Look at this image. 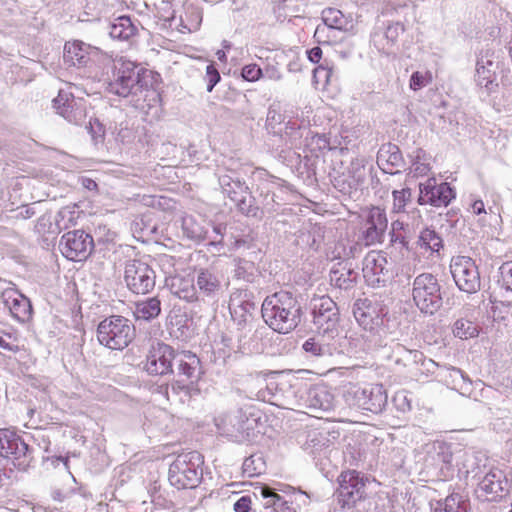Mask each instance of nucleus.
Instances as JSON below:
<instances>
[{
  "label": "nucleus",
  "instance_id": "obj_41",
  "mask_svg": "<svg viewBox=\"0 0 512 512\" xmlns=\"http://www.w3.org/2000/svg\"><path fill=\"white\" fill-rule=\"evenodd\" d=\"M241 75L244 80L255 82L262 77V69L257 64H247L242 68Z\"/></svg>",
  "mask_w": 512,
  "mask_h": 512
},
{
  "label": "nucleus",
  "instance_id": "obj_58",
  "mask_svg": "<svg viewBox=\"0 0 512 512\" xmlns=\"http://www.w3.org/2000/svg\"><path fill=\"white\" fill-rule=\"evenodd\" d=\"M486 79H487V82H486L485 86L488 87V84H492L493 80L490 78V76L486 77Z\"/></svg>",
  "mask_w": 512,
  "mask_h": 512
},
{
  "label": "nucleus",
  "instance_id": "obj_10",
  "mask_svg": "<svg viewBox=\"0 0 512 512\" xmlns=\"http://www.w3.org/2000/svg\"><path fill=\"white\" fill-rule=\"evenodd\" d=\"M0 455L11 459L15 467L25 470L31 461L29 446L13 430L0 429Z\"/></svg>",
  "mask_w": 512,
  "mask_h": 512
},
{
  "label": "nucleus",
  "instance_id": "obj_14",
  "mask_svg": "<svg viewBox=\"0 0 512 512\" xmlns=\"http://www.w3.org/2000/svg\"><path fill=\"white\" fill-rule=\"evenodd\" d=\"M360 217L361 239L365 245L381 243L388 223L385 211L373 206L363 210Z\"/></svg>",
  "mask_w": 512,
  "mask_h": 512
},
{
  "label": "nucleus",
  "instance_id": "obj_54",
  "mask_svg": "<svg viewBox=\"0 0 512 512\" xmlns=\"http://www.w3.org/2000/svg\"><path fill=\"white\" fill-rule=\"evenodd\" d=\"M179 296L182 297V298H185V299L190 298V295L188 294V291H186V290H182L181 292H179ZM192 296L193 295H191V297Z\"/></svg>",
  "mask_w": 512,
  "mask_h": 512
},
{
  "label": "nucleus",
  "instance_id": "obj_22",
  "mask_svg": "<svg viewBox=\"0 0 512 512\" xmlns=\"http://www.w3.org/2000/svg\"><path fill=\"white\" fill-rule=\"evenodd\" d=\"M177 379L198 383L201 375V362L191 351H182L177 357Z\"/></svg>",
  "mask_w": 512,
  "mask_h": 512
},
{
  "label": "nucleus",
  "instance_id": "obj_48",
  "mask_svg": "<svg viewBox=\"0 0 512 512\" xmlns=\"http://www.w3.org/2000/svg\"><path fill=\"white\" fill-rule=\"evenodd\" d=\"M0 347L13 353L21 351V347L19 345L9 343L2 337H0Z\"/></svg>",
  "mask_w": 512,
  "mask_h": 512
},
{
  "label": "nucleus",
  "instance_id": "obj_33",
  "mask_svg": "<svg viewBox=\"0 0 512 512\" xmlns=\"http://www.w3.org/2000/svg\"><path fill=\"white\" fill-rule=\"evenodd\" d=\"M322 20L324 24L330 28L335 30H347V18L345 15L336 8H326L322 11Z\"/></svg>",
  "mask_w": 512,
  "mask_h": 512
},
{
  "label": "nucleus",
  "instance_id": "obj_61",
  "mask_svg": "<svg viewBox=\"0 0 512 512\" xmlns=\"http://www.w3.org/2000/svg\"><path fill=\"white\" fill-rule=\"evenodd\" d=\"M398 29L403 30V27L399 23H396L395 31H397Z\"/></svg>",
  "mask_w": 512,
  "mask_h": 512
},
{
  "label": "nucleus",
  "instance_id": "obj_62",
  "mask_svg": "<svg viewBox=\"0 0 512 512\" xmlns=\"http://www.w3.org/2000/svg\"><path fill=\"white\" fill-rule=\"evenodd\" d=\"M452 454L450 453L447 458H444L445 462H450Z\"/></svg>",
  "mask_w": 512,
  "mask_h": 512
},
{
  "label": "nucleus",
  "instance_id": "obj_1",
  "mask_svg": "<svg viewBox=\"0 0 512 512\" xmlns=\"http://www.w3.org/2000/svg\"><path fill=\"white\" fill-rule=\"evenodd\" d=\"M300 306L291 292L279 291L264 300L262 316L267 325L279 333H288L300 320Z\"/></svg>",
  "mask_w": 512,
  "mask_h": 512
},
{
  "label": "nucleus",
  "instance_id": "obj_13",
  "mask_svg": "<svg viewBox=\"0 0 512 512\" xmlns=\"http://www.w3.org/2000/svg\"><path fill=\"white\" fill-rule=\"evenodd\" d=\"M452 277L458 288L475 293L480 288V274L475 261L467 256L453 257L450 264Z\"/></svg>",
  "mask_w": 512,
  "mask_h": 512
},
{
  "label": "nucleus",
  "instance_id": "obj_18",
  "mask_svg": "<svg viewBox=\"0 0 512 512\" xmlns=\"http://www.w3.org/2000/svg\"><path fill=\"white\" fill-rule=\"evenodd\" d=\"M57 113L69 122L80 123L87 116L85 102L72 94L60 91L53 101Z\"/></svg>",
  "mask_w": 512,
  "mask_h": 512
},
{
  "label": "nucleus",
  "instance_id": "obj_27",
  "mask_svg": "<svg viewBox=\"0 0 512 512\" xmlns=\"http://www.w3.org/2000/svg\"><path fill=\"white\" fill-rule=\"evenodd\" d=\"M451 331L454 337L461 340H469L479 336L481 327L476 321L461 317L455 320Z\"/></svg>",
  "mask_w": 512,
  "mask_h": 512
},
{
  "label": "nucleus",
  "instance_id": "obj_63",
  "mask_svg": "<svg viewBox=\"0 0 512 512\" xmlns=\"http://www.w3.org/2000/svg\"><path fill=\"white\" fill-rule=\"evenodd\" d=\"M7 336H8L10 339H12V338H13V340H14V341H16V340H17V338H16V337H14L12 334H7Z\"/></svg>",
  "mask_w": 512,
  "mask_h": 512
},
{
  "label": "nucleus",
  "instance_id": "obj_47",
  "mask_svg": "<svg viewBox=\"0 0 512 512\" xmlns=\"http://www.w3.org/2000/svg\"><path fill=\"white\" fill-rule=\"evenodd\" d=\"M308 58L313 63H318L322 58V50L319 47H314L308 51Z\"/></svg>",
  "mask_w": 512,
  "mask_h": 512
},
{
  "label": "nucleus",
  "instance_id": "obj_53",
  "mask_svg": "<svg viewBox=\"0 0 512 512\" xmlns=\"http://www.w3.org/2000/svg\"><path fill=\"white\" fill-rule=\"evenodd\" d=\"M119 20L121 22L120 25L122 27L131 26V21H130L129 17H121V18H119Z\"/></svg>",
  "mask_w": 512,
  "mask_h": 512
},
{
  "label": "nucleus",
  "instance_id": "obj_21",
  "mask_svg": "<svg viewBox=\"0 0 512 512\" xmlns=\"http://www.w3.org/2000/svg\"><path fill=\"white\" fill-rule=\"evenodd\" d=\"M311 305L316 324L322 326L325 323H335L338 320V308L330 296H315L312 298Z\"/></svg>",
  "mask_w": 512,
  "mask_h": 512
},
{
  "label": "nucleus",
  "instance_id": "obj_7",
  "mask_svg": "<svg viewBox=\"0 0 512 512\" xmlns=\"http://www.w3.org/2000/svg\"><path fill=\"white\" fill-rule=\"evenodd\" d=\"M343 397L348 406L378 413L386 404V395L382 385L371 384L360 388L355 384L348 383Z\"/></svg>",
  "mask_w": 512,
  "mask_h": 512
},
{
  "label": "nucleus",
  "instance_id": "obj_29",
  "mask_svg": "<svg viewBox=\"0 0 512 512\" xmlns=\"http://www.w3.org/2000/svg\"><path fill=\"white\" fill-rule=\"evenodd\" d=\"M401 160V154L398 147L395 145H389L387 149L382 148L377 157L378 165L385 172L390 174H394L396 172L394 168L399 166Z\"/></svg>",
  "mask_w": 512,
  "mask_h": 512
},
{
  "label": "nucleus",
  "instance_id": "obj_26",
  "mask_svg": "<svg viewBox=\"0 0 512 512\" xmlns=\"http://www.w3.org/2000/svg\"><path fill=\"white\" fill-rule=\"evenodd\" d=\"M171 393L179 403L186 404L200 394V388L198 383L175 379L171 383Z\"/></svg>",
  "mask_w": 512,
  "mask_h": 512
},
{
  "label": "nucleus",
  "instance_id": "obj_35",
  "mask_svg": "<svg viewBox=\"0 0 512 512\" xmlns=\"http://www.w3.org/2000/svg\"><path fill=\"white\" fill-rule=\"evenodd\" d=\"M248 293L246 291L234 292L229 301V308L232 312L236 313L237 308L242 307L245 312L254 309V303L248 300Z\"/></svg>",
  "mask_w": 512,
  "mask_h": 512
},
{
  "label": "nucleus",
  "instance_id": "obj_25",
  "mask_svg": "<svg viewBox=\"0 0 512 512\" xmlns=\"http://www.w3.org/2000/svg\"><path fill=\"white\" fill-rule=\"evenodd\" d=\"M310 405L316 409L330 411L335 407V397L327 385L318 384L310 390Z\"/></svg>",
  "mask_w": 512,
  "mask_h": 512
},
{
  "label": "nucleus",
  "instance_id": "obj_5",
  "mask_svg": "<svg viewBox=\"0 0 512 512\" xmlns=\"http://www.w3.org/2000/svg\"><path fill=\"white\" fill-rule=\"evenodd\" d=\"M200 456L197 452L179 454L169 467L168 479L177 489H193L201 480L198 470Z\"/></svg>",
  "mask_w": 512,
  "mask_h": 512
},
{
  "label": "nucleus",
  "instance_id": "obj_37",
  "mask_svg": "<svg viewBox=\"0 0 512 512\" xmlns=\"http://www.w3.org/2000/svg\"><path fill=\"white\" fill-rule=\"evenodd\" d=\"M433 81V74L429 70L414 72L409 81V87L413 91H418L421 88L431 84Z\"/></svg>",
  "mask_w": 512,
  "mask_h": 512
},
{
  "label": "nucleus",
  "instance_id": "obj_43",
  "mask_svg": "<svg viewBox=\"0 0 512 512\" xmlns=\"http://www.w3.org/2000/svg\"><path fill=\"white\" fill-rule=\"evenodd\" d=\"M499 270L502 284L512 291V261L503 263Z\"/></svg>",
  "mask_w": 512,
  "mask_h": 512
},
{
  "label": "nucleus",
  "instance_id": "obj_17",
  "mask_svg": "<svg viewBox=\"0 0 512 512\" xmlns=\"http://www.w3.org/2000/svg\"><path fill=\"white\" fill-rule=\"evenodd\" d=\"M455 197L453 189L446 182L437 184L434 178L420 184L419 203L435 207L447 206Z\"/></svg>",
  "mask_w": 512,
  "mask_h": 512
},
{
  "label": "nucleus",
  "instance_id": "obj_6",
  "mask_svg": "<svg viewBox=\"0 0 512 512\" xmlns=\"http://www.w3.org/2000/svg\"><path fill=\"white\" fill-rule=\"evenodd\" d=\"M412 299L422 312H436L442 303L441 287L437 278L431 273L416 276L412 285Z\"/></svg>",
  "mask_w": 512,
  "mask_h": 512
},
{
  "label": "nucleus",
  "instance_id": "obj_11",
  "mask_svg": "<svg viewBox=\"0 0 512 512\" xmlns=\"http://www.w3.org/2000/svg\"><path fill=\"white\" fill-rule=\"evenodd\" d=\"M59 247L65 258L80 262L86 260L93 252L94 239L83 230L68 231L62 235Z\"/></svg>",
  "mask_w": 512,
  "mask_h": 512
},
{
  "label": "nucleus",
  "instance_id": "obj_64",
  "mask_svg": "<svg viewBox=\"0 0 512 512\" xmlns=\"http://www.w3.org/2000/svg\"><path fill=\"white\" fill-rule=\"evenodd\" d=\"M481 70H483V71H484V67H483V66H482V67L477 68V72H478V74H481Z\"/></svg>",
  "mask_w": 512,
  "mask_h": 512
},
{
  "label": "nucleus",
  "instance_id": "obj_2",
  "mask_svg": "<svg viewBox=\"0 0 512 512\" xmlns=\"http://www.w3.org/2000/svg\"><path fill=\"white\" fill-rule=\"evenodd\" d=\"M155 72L140 67L136 62L120 57L113 62V79L110 82V90L122 97L133 93L135 87L147 89L152 85Z\"/></svg>",
  "mask_w": 512,
  "mask_h": 512
},
{
  "label": "nucleus",
  "instance_id": "obj_19",
  "mask_svg": "<svg viewBox=\"0 0 512 512\" xmlns=\"http://www.w3.org/2000/svg\"><path fill=\"white\" fill-rule=\"evenodd\" d=\"M508 480L502 471L488 472L478 484L480 497L488 501H495L508 493Z\"/></svg>",
  "mask_w": 512,
  "mask_h": 512
},
{
  "label": "nucleus",
  "instance_id": "obj_40",
  "mask_svg": "<svg viewBox=\"0 0 512 512\" xmlns=\"http://www.w3.org/2000/svg\"><path fill=\"white\" fill-rule=\"evenodd\" d=\"M410 196H411V193H410L409 189L393 191V211L394 212L403 211Z\"/></svg>",
  "mask_w": 512,
  "mask_h": 512
},
{
  "label": "nucleus",
  "instance_id": "obj_15",
  "mask_svg": "<svg viewBox=\"0 0 512 512\" xmlns=\"http://www.w3.org/2000/svg\"><path fill=\"white\" fill-rule=\"evenodd\" d=\"M441 236L433 229L425 228L420 231L416 241L412 245L414 261L429 265L440 258L443 249Z\"/></svg>",
  "mask_w": 512,
  "mask_h": 512
},
{
  "label": "nucleus",
  "instance_id": "obj_50",
  "mask_svg": "<svg viewBox=\"0 0 512 512\" xmlns=\"http://www.w3.org/2000/svg\"><path fill=\"white\" fill-rule=\"evenodd\" d=\"M413 166H414V172L416 174H420V175L427 174V172L430 170L429 166L426 164L415 163Z\"/></svg>",
  "mask_w": 512,
  "mask_h": 512
},
{
  "label": "nucleus",
  "instance_id": "obj_16",
  "mask_svg": "<svg viewBox=\"0 0 512 512\" xmlns=\"http://www.w3.org/2000/svg\"><path fill=\"white\" fill-rule=\"evenodd\" d=\"M363 277L368 285L379 286L389 278L387 255L383 251H369L363 259Z\"/></svg>",
  "mask_w": 512,
  "mask_h": 512
},
{
  "label": "nucleus",
  "instance_id": "obj_36",
  "mask_svg": "<svg viewBox=\"0 0 512 512\" xmlns=\"http://www.w3.org/2000/svg\"><path fill=\"white\" fill-rule=\"evenodd\" d=\"M142 201L147 206L163 211L174 210L176 204L175 200L166 196H143Z\"/></svg>",
  "mask_w": 512,
  "mask_h": 512
},
{
  "label": "nucleus",
  "instance_id": "obj_34",
  "mask_svg": "<svg viewBox=\"0 0 512 512\" xmlns=\"http://www.w3.org/2000/svg\"><path fill=\"white\" fill-rule=\"evenodd\" d=\"M265 462L260 456L252 455L246 458L242 465L243 475L248 478L259 476L265 472Z\"/></svg>",
  "mask_w": 512,
  "mask_h": 512
},
{
  "label": "nucleus",
  "instance_id": "obj_38",
  "mask_svg": "<svg viewBox=\"0 0 512 512\" xmlns=\"http://www.w3.org/2000/svg\"><path fill=\"white\" fill-rule=\"evenodd\" d=\"M261 494L264 498H271L269 504L274 507L275 510L278 508H282L283 512H296L293 508H291L286 501L283 500V497L274 492L269 487H263Z\"/></svg>",
  "mask_w": 512,
  "mask_h": 512
},
{
  "label": "nucleus",
  "instance_id": "obj_60",
  "mask_svg": "<svg viewBox=\"0 0 512 512\" xmlns=\"http://www.w3.org/2000/svg\"><path fill=\"white\" fill-rule=\"evenodd\" d=\"M293 21H303V18L299 17V16H295Z\"/></svg>",
  "mask_w": 512,
  "mask_h": 512
},
{
  "label": "nucleus",
  "instance_id": "obj_57",
  "mask_svg": "<svg viewBox=\"0 0 512 512\" xmlns=\"http://www.w3.org/2000/svg\"><path fill=\"white\" fill-rule=\"evenodd\" d=\"M87 181H88L87 187H90L91 185H93L94 187L97 186V184L93 180L88 179Z\"/></svg>",
  "mask_w": 512,
  "mask_h": 512
},
{
  "label": "nucleus",
  "instance_id": "obj_12",
  "mask_svg": "<svg viewBox=\"0 0 512 512\" xmlns=\"http://www.w3.org/2000/svg\"><path fill=\"white\" fill-rule=\"evenodd\" d=\"M124 280L133 293L147 294L155 286V272L147 263L134 259L125 265Z\"/></svg>",
  "mask_w": 512,
  "mask_h": 512
},
{
  "label": "nucleus",
  "instance_id": "obj_28",
  "mask_svg": "<svg viewBox=\"0 0 512 512\" xmlns=\"http://www.w3.org/2000/svg\"><path fill=\"white\" fill-rule=\"evenodd\" d=\"M468 500L459 493H451L446 498L437 501L433 512H467Z\"/></svg>",
  "mask_w": 512,
  "mask_h": 512
},
{
  "label": "nucleus",
  "instance_id": "obj_44",
  "mask_svg": "<svg viewBox=\"0 0 512 512\" xmlns=\"http://www.w3.org/2000/svg\"><path fill=\"white\" fill-rule=\"evenodd\" d=\"M252 500L250 496H242L234 504L235 512H249L251 509Z\"/></svg>",
  "mask_w": 512,
  "mask_h": 512
},
{
  "label": "nucleus",
  "instance_id": "obj_20",
  "mask_svg": "<svg viewBox=\"0 0 512 512\" xmlns=\"http://www.w3.org/2000/svg\"><path fill=\"white\" fill-rule=\"evenodd\" d=\"M2 300L16 320L25 322L30 319L32 315L30 300L19 291L13 288L5 289L2 293Z\"/></svg>",
  "mask_w": 512,
  "mask_h": 512
},
{
  "label": "nucleus",
  "instance_id": "obj_45",
  "mask_svg": "<svg viewBox=\"0 0 512 512\" xmlns=\"http://www.w3.org/2000/svg\"><path fill=\"white\" fill-rule=\"evenodd\" d=\"M303 349L306 352H311L314 355L320 354L321 351V347L312 338L305 341V343L303 344Z\"/></svg>",
  "mask_w": 512,
  "mask_h": 512
},
{
  "label": "nucleus",
  "instance_id": "obj_30",
  "mask_svg": "<svg viewBox=\"0 0 512 512\" xmlns=\"http://www.w3.org/2000/svg\"><path fill=\"white\" fill-rule=\"evenodd\" d=\"M88 58L86 45L81 41L67 42L64 46V60L72 65H84Z\"/></svg>",
  "mask_w": 512,
  "mask_h": 512
},
{
  "label": "nucleus",
  "instance_id": "obj_23",
  "mask_svg": "<svg viewBox=\"0 0 512 512\" xmlns=\"http://www.w3.org/2000/svg\"><path fill=\"white\" fill-rule=\"evenodd\" d=\"M233 435L238 442L245 443L253 441L257 436V421L249 418L245 413L238 412L231 420Z\"/></svg>",
  "mask_w": 512,
  "mask_h": 512
},
{
  "label": "nucleus",
  "instance_id": "obj_56",
  "mask_svg": "<svg viewBox=\"0 0 512 512\" xmlns=\"http://www.w3.org/2000/svg\"><path fill=\"white\" fill-rule=\"evenodd\" d=\"M117 38H118V39L128 40V39H129V35H126V36H124V37H123V34H122V33H119V34L117 35Z\"/></svg>",
  "mask_w": 512,
  "mask_h": 512
},
{
  "label": "nucleus",
  "instance_id": "obj_9",
  "mask_svg": "<svg viewBox=\"0 0 512 512\" xmlns=\"http://www.w3.org/2000/svg\"><path fill=\"white\" fill-rule=\"evenodd\" d=\"M176 352L170 345L157 341L147 350L141 362L142 370L150 376H166L173 373Z\"/></svg>",
  "mask_w": 512,
  "mask_h": 512
},
{
  "label": "nucleus",
  "instance_id": "obj_39",
  "mask_svg": "<svg viewBox=\"0 0 512 512\" xmlns=\"http://www.w3.org/2000/svg\"><path fill=\"white\" fill-rule=\"evenodd\" d=\"M352 272L348 270L346 273L341 272L339 269L331 271V282L341 289H347L352 286L353 280L350 278Z\"/></svg>",
  "mask_w": 512,
  "mask_h": 512
},
{
  "label": "nucleus",
  "instance_id": "obj_55",
  "mask_svg": "<svg viewBox=\"0 0 512 512\" xmlns=\"http://www.w3.org/2000/svg\"><path fill=\"white\" fill-rule=\"evenodd\" d=\"M217 56H218V59L220 61H226V56H225V53L223 51H218L217 52Z\"/></svg>",
  "mask_w": 512,
  "mask_h": 512
},
{
  "label": "nucleus",
  "instance_id": "obj_4",
  "mask_svg": "<svg viewBox=\"0 0 512 512\" xmlns=\"http://www.w3.org/2000/svg\"><path fill=\"white\" fill-rule=\"evenodd\" d=\"M135 327L119 315L102 320L97 327V339L101 345L112 350H123L134 340Z\"/></svg>",
  "mask_w": 512,
  "mask_h": 512
},
{
  "label": "nucleus",
  "instance_id": "obj_3",
  "mask_svg": "<svg viewBox=\"0 0 512 512\" xmlns=\"http://www.w3.org/2000/svg\"><path fill=\"white\" fill-rule=\"evenodd\" d=\"M336 482L337 488L333 496L340 511L354 509L358 503L366 499L368 479L361 472L354 469L343 470Z\"/></svg>",
  "mask_w": 512,
  "mask_h": 512
},
{
  "label": "nucleus",
  "instance_id": "obj_49",
  "mask_svg": "<svg viewBox=\"0 0 512 512\" xmlns=\"http://www.w3.org/2000/svg\"><path fill=\"white\" fill-rule=\"evenodd\" d=\"M472 212L479 215L485 211L484 203L482 200H476L471 205Z\"/></svg>",
  "mask_w": 512,
  "mask_h": 512
},
{
  "label": "nucleus",
  "instance_id": "obj_24",
  "mask_svg": "<svg viewBox=\"0 0 512 512\" xmlns=\"http://www.w3.org/2000/svg\"><path fill=\"white\" fill-rule=\"evenodd\" d=\"M331 149L330 138L326 134H313L306 139L305 158L309 160L319 159Z\"/></svg>",
  "mask_w": 512,
  "mask_h": 512
},
{
  "label": "nucleus",
  "instance_id": "obj_51",
  "mask_svg": "<svg viewBox=\"0 0 512 512\" xmlns=\"http://www.w3.org/2000/svg\"><path fill=\"white\" fill-rule=\"evenodd\" d=\"M9 482V476L7 475L5 469L0 468V489L6 486Z\"/></svg>",
  "mask_w": 512,
  "mask_h": 512
},
{
  "label": "nucleus",
  "instance_id": "obj_59",
  "mask_svg": "<svg viewBox=\"0 0 512 512\" xmlns=\"http://www.w3.org/2000/svg\"><path fill=\"white\" fill-rule=\"evenodd\" d=\"M418 356H420V358H422L423 357V353L416 351L415 352V358H417Z\"/></svg>",
  "mask_w": 512,
  "mask_h": 512
},
{
  "label": "nucleus",
  "instance_id": "obj_52",
  "mask_svg": "<svg viewBox=\"0 0 512 512\" xmlns=\"http://www.w3.org/2000/svg\"><path fill=\"white\" fill-rule=\"evenodd\" d=\"M335 186L343 193H349L351 189V185L348 184V186H345V183H340L339 180H336Z\"/></svg>",
  "mask_w": 512,
  "mask_h": 512
},
{
  "label": "nucleus",
  "instance_id": "obj_42",
  "mask_svg": "<svg viewBox=\"0 0 512 512\" xmlns=\"http://www.w3.org/2000/svg\"><path fill=\"white\" fill-rule=\"evenodd\" d=\"M205 80L207 82L208 92H211L215 85L221 80L220 73L214 63L207 65Z\"/></svg>",
  "mask_w": 512,
  "mask_h": 512
},
{
  "label": "nucleus",
  "instance_id": "obj_8",
  "mask_svg": "<svg viewBox=\"0 0 512 512\" xmlns=\"http://www.w3.org/2000/svg\"><path fill=\"white\" fill-rule=\"evenodd\" d=\"M353 314L365 330L378 332L388 322L389 308L381 299L364 298L355 302Z\"/></svg>",
  "mask_w": 512,
  "mask_h": 512
},
{
  "label": "nucleus",
  "instance_id": "obj_32",
  "mask_svg": "<svg viewBox=\"0 0 512 512\" xmlns=\"http://www.w3.org/2000/svg\"><path fill=\"white\" fill-rule=\"evenodd\" d=\"M197 286L206 295H212L220 288V281L217 276L207 269H202L197 276Z\"/></svg>",
  "mask_w": 512,
  "mask_h": 512
},
{
  "label": "nucleus",
  "instance_id": "obj_31",
  "mask_svg": "<svg viewBox=\"0 0 512 512\" xmlns=\"http://www.w3.org/2000/svg\"><path fill=\"white\" fill-rule=\"evenodd\" d=\"M160 301L153 297L136 304L135 317L137 320L149 321L156 318L161 312Z\"/></svg>",
  "mask_w": 512,
  "mask_h": 512
},
{
  "label": "nucleus",
  "instance_id": "obj_46",
  "mask_svg": "<svg viewBox=\"0 0 512 512\" xmlns=\"http://www.w3.org/2000/svg\"><path fill=\"white\" fill-rule=\"evenodd\" d=\"M193 21L191 24H184L183 27L188 30V32H193L197 29H199V25L201 23V15L199 12L192 13Z\"/></svg>",
  "mask_w": 512,
  "mask_h": 512
}]
</instances>
